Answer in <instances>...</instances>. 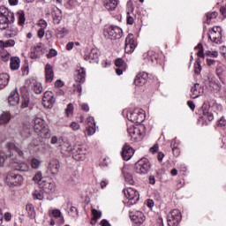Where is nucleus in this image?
I'll list each match as a JSON object with an SVG mask.
<instances>
[{
  "instance_id": "1",
  "label": "nucleus",
  "mask_w": 226,
  "mask_h": 226,
  "mask_svg": "<svg viewBox=\"0 0 226 226\" xmlns=\"http://www.w3.org/2000/svg\"><path fill=\"white\" fill-rule=\"evenodd\" d=\"M34 130L37 135L42 139H50V129L45 124V121L41 118H35L34 120Z\"/></svg>"
},
{
  "instance_id": "2",
  "label": "nucleus",
  "mask_w": 226,
  "mask_h": 226,
  "mask_svg": "<svg viewBox=\"0 0 226 226\" xmlns=\"http://www.w3.org/2000/svg\"><path fill=\"white\" fill-rule=\"evenodd\" d=\"M134 169L137 174H147L151 170V162L147 158H141L135 163Z\"/></svg>"
},
{
  "instance_id": "3",
  "label": "nucleus",
  "mask_w": 226,
  "mask_h": 226,
  "mask_svg": "<svg viewBox=\"0 0 226 226\" xmlns=\"http://www.w3.org/2000/svg\"><path fill=\"white\" fill-rule=\"evenodd\" d=\"M6 183L9 186H20L24 183V177L19 173L10 172L6 177Z\"/></svg>"
},
{
  "instance_id": "4",
  "label": "nucleus",
  "mask_w": 226,
  "mask_h": 226,
  "mask_svg": "<svg viewBox=\"0 0 226 226\" xmlns=\"http://www.w3.org/2000/svg\"><path fill=\"white\" fill-rule=\"evenodd\" d=\"M182 216L179 209H173L167 216V222L169 226H177L181 222Z\"/></svg>"
},
{
  "instance_id": "5",
  "label": "nucleus",
  "mask_w": 226,
  "mask_h": 226,
  "mask_svg": "<svg viewBox=\"0 0 226 226\" xmlns=\"http://www.w3.org/2000/svg\"><path fill=\"white\" fill-rule=\"evenodd\" d=\"M72 158L77 162H84L86 155L87 154V149L84 147L75 146L72 148Z\"/></svg>"
},
{
  "instance_id": "6",
  "label": "nucleus",
  "mask_w": 226,
  "mask_h": 226,
  "mask_svg": "<svg viewBox=\"0 0 226 226\" xmlns=\"http://www.w3.org/2000/svg\"><path fill=\"white\" fill-rule=\"evenodd\" d=\"M105 33L108 34L109 40H119L123 36V29L116 26L108 27Z\"/></svg>"
},
{
  "instance_id": "7",
  "label": "nucleus",
  "mask_w": 226,
  "mask_h": 226,
  "mask_svg": "<svg viewBox=\"0 0 226 226\" xmlns=\"http://www.w3.org/2000/svg\"><path fill=\"white\" fill-rule=\"evenodd\" d=\"M55 103L56 97H54V94L51 91L45 92L42 97V105L46 107V109H52Z\"/></svg>"
},
{
  "instance_id": "8",
  "label": "nucleus",
  "mask_w": 226,
  "mask_h": 226,
  "mask_svg": "<svg viewBox=\"0 0 226 226\" xmlns=\"http://www.w3.org/2000/svg\"><path fill=\"white\" fill-rule=\"evenodd\" d=\"M137 44H135V39L133 34H129L125 39V48L124 50L126 54H132L135 50Z\"/></svg>"
},
{
  "instance_id": "9",
  "label": "nucleus",
  "mask_w": 226,
  "mask_h": 226,
  "mask_svg": "<svg viewBox=\"0 0 226 226\" xmlns=\"http://www.w3.org/2000/svg\"><path fill=\"white\" fill-rule=\"evenodd\" d=\"M134 154L135 150L133 149V147L125 143L121 152L123 160H124L125 162H128V160H132V157L133 156Z\"/></svg>"
},
{
  "instance_id": "10",
  "label": "nucleus",
  "mask_w": 226,
  "mask_h": 226,
  "mask_svg": "<svg viewBox=\"0 0 226 226\" xmlns=\"http://www.w3.org/2000/svg\"><path fill=\"white\" fill-rule=\"evenodd\" d=\"M125 197L129 199V201L127 202L128 206H133V204H137V200H139V198L136 199L137 195H139V192L132 188H128L127 190L124 191Z\"/></svg>"
},
{
  "instance_id": "11",
  "label": "nucleus",
  "mask_w": 226,
  "mask_h": 226,
  "mask_svg": "<svg viewBox=\"0 0 226 226\" xmlns=\"http://www.w3.org/2000/svg\"><path fill=\"white\" fill-rule=\"evenodd\" d=\"M60 169H61V163L59 162V160L53 159L49 162L48 166V170L53 176H57L59 174Z\"/></svg>"
},
{
  "instance_id": "12",
  "label": "nucleus",
  "mask_w": 226,
  "mask_h": 226,
  "mask_svg": "<svg viewBox=\"0 0 226 226\" xmlns=\"http://www.w3.org/2000/svg\"><path fill=\"white\" fill-rule=\"evenodd\" d=\"M20 102V95L19 94V90L15 88L13 91L11 92L10 95L8 96V103L12 107L15 105H19Z\"/></svg>"
},
{
  "instance_id": "13",
  "label": "nucleus",
  "mask_w": 226,
  "mask_h": 226,
  "mask_svg": "<svg viewBox=\"0 0 226 226\" xmlns=\"http://www.w3.org/2000/svg\"><path fill=\"white\" fill-rule=\"evenodd\" d=\"M11 166L14 170H18L19 172H27L29 170V166L26 162H19L17 160H13L11 162Z\"/></svg>"
},
{
  "instance_id": "14",
  "label": "nucleus",
  "mask_w": 226,
  "mask_h": 226,
  "mask_svg": "<svg viewBox=\"0 0 226 226\" xmlns=\"http://www.w3.org/2000/svg\"><path fill=\"white\" fill-rule=\"evenodd\" d=\"M15 22V16L14 19L11 21V18L10 16H3L0 15V29L1 31H5L10 27V24H13Z\"/></svg>"
},
{
  "instance_id": "15",
  "label": "nucleus",
  "mask_w": 226,
  "mask_h": 226,
  "mask_svg": "<svg viewBox=\"0 0 226 226\" xmlns=\"http://www.w3.org/2000/svg\"><path fill=\"white\" fill-rule=\"evenodd\" d=\"M29 56L32 59H40V57L43 56V48L41 47V43H39L37 46L34 47Z\"/></svg>"
},
{
  "instance_id": "16",
  "label": "nucleus",
  "mask_w": 226,
  "mask_h": 226,
  "mask_svg": "<svg viewBox=\"0 0 226 226\" xmlns=\"http://www.w3.org/2000/svg\"><path fill=\"white\" fill-rule=\"evenodd\" d=\"M115 65L117 75H123V72L126 71V63H124V60H123V58H117L115 61Z\"/></svg>"
},
{
  "instance_id": "17",
  "label": "nucleus",
  "mask_w": 226,
  "mask_h": 226,
  "mask_svg": "<svg viewBox=\"0 0 226 226\" xmlns=\"http://www.w3.org/2000/svg\"><path fill=\"white\" fill-rule=\"evenodd\" d=\"M191 91L192 93V98H199V96H202L204 94V87L199 83H195Z\"/></svg>"
},
{
  "instance_id": "18",
  "label": "nucleus",
  "mask_w": 226,
  "mask_h": 226,
  "mask_svg": "<svg viewBox=\"0 0 226 226\" xmlns=\"http://www.w3.org/2000/svg\"><path fill=\"white\" fill-rule=\"evenodd\" d=\"M146 115L143 112H133L127 115L129 121H132V123H142Z\"/></svg>"
},
{
  "instance_id": "19",
  "label": "nucleus",
  "mask_w": 226,
  "mask_h": 226,
  "mask_svg": "<svg viewBox=\"0 0 226 226\" xmlns=\"http://www.w3.org/2000/svg\"><path fill=\"white\" fill-rule=\"evenodd\" d=\"M74 79L76 82H79V84H84V82H86V69H84V67L76 70Z\"/></svg>"
},
{
  "instance_id": "20",
  "label": "nucleus",
  "mask_w": 226,
  "mask_h": 226,
  "mask_svg": "<svg viewBox=\"0 0 226 226\" xmlns=\"http://www.w3.org/2000/svg\"><path fill=\"white\" fill-rule=\"evenodd\" d=\"M46 193H50V192H54L56 190V184L52 182V180H45L41 185H40Z\"/></svg>"
},
{
  "instance_id": "21",
  "label": "nucleus",
  "mask_w": 226,
  "mask_h": 226,
  "mask_svg": "<svg viewBox=\"0 0 226 226\" xmlns=\"http://www.w3.org/2000/svg\"><path fill=\"white\" fill-rule=\"evenodd\" d=\"M147 82V73H139L134 79V84L135 86H138L140 87L141 86H144Z\"/></svg>"
},
{
  "instance_id": "22",
  "label": "nucleus",
  "mask_w": 226,
  "mask_h": 226,
  "mask_svg": "<svg viewBox=\"0 0 226 226\" xmlns=\"http://www.w3.org/2000/svg\"><path fill=\"white\" fill-rule=\"evenodd\" d=\"M45 79L46 82H52L54 80V68L50 64H47L45 66Z\"/></svg>"
},
{
  "instance_id": "23",
  "label": "nucleus",
  "mask_w": 226,
  "mask_h": 226,
  "mask_svg": "<svg viewBox=\"0 0 226 226\" xmlns=\"http://www.w3.org/2000/svg\"><path fill=\"white\" fill-rule=\"evenodd\" d=\"M211 109V104H209V102H206L202 105V111L203 116H206L208 121H213L215 119V117L213 116V113L209 112V109Z\"/></svg>"
},
{
  "instance_id": "24",
  "label": "nucleus",
  "mask_w": 226,
  "mask_h": 226,
  "mask_svg": "<svg viewBox=\"0 0 226 226\" xmlns=\"http://www.w3.org/2000/svg\"><path fill=\"white\" fill-rule=\"evenodd\" d=\"M102 4L108 11H114L117 8V0H102Z\"/></svg>"
},
{
  "instance_id": "25",
  "label": "nucleus",
  "mask_w": 226,
  "mask_h": 226,
  "mask_svg": "<svg viewBox=\"0 0 226 226\" xmlns=\"http://www.w3.org/2000/svg\"><path fill=\"white\" fill-rule=\"evenodd\" d=\"M98 57H100V50L97 49H92L89 55L85 57V59L87 61V59H90L94 63H98Z\"/></svg>"
},
{
  "instance_id": "26",
  "label": "nucleus",
  "mask_w": 226,
  "mask_h": 226,
  "mask_svg": "<svg viewBox=\"0 0 226 226\" xmlns=\"http://www.w3.org/2000/svg\"><path fill=\"white\" fill-rule=\"evenodd\" d=\"M123 174L125 183L128 185H134L135 181L133 180V175L126 168L123 169Z\"/></svg>"
},
{
  "instance_id": "27",
  "label": "nucleus",
  "mask_w": 226,
  "mask_h": 226,
  "mask_svg": "<svg viewBox=\"0 0 226 226\" xmlns=\"http://www.w3.org/2000/svg\"><path fill=\"white\" fill-rule=\"evenodd\" d=\"M10 67L12 71L19 70L20 68V58L19 56H11Z\"/></svg>"
},
{
  "instance_id": "28",
  "label": "nucleus",
  "mask_w": 226,
  "mask_h": 226,
  "mask_svg": "<svg viewBox=\"0 0 226 226\" xmlns=\"http://www.w3.org/2000/svg\"><path fill=\"white\" fill-rule=\"evenodd\" d=\"M132 220H133V222H136V223L142 224L144 223V220H146V217L144 216V214L142 212H136V214L132 216Z\"/></svg>"
},
{
  "instance_id": "29",
  "label": "nucleus",
  "mask_w": 226,
  "mask_h": 226,
  "mask_svg": "<svg viewBox=\"0 0 226 226\" xmlns=\"http://www.w3.org/2000/svg\"><path fill=\"white\" fill-rule=\"evenodd\" d=\"M8 80H10V75L7 73L0 74V89H3L8 86Z\"/></svg>"
},
{
  "instance_id": "30",
  "label": "nucleus",
  "mask_w": 226,
  "mask_h": 226,
  "mask_svg": "<svg viewBox=\"0 0 226 226\" xmlns=\"http://www.w3.org/2000/svg\"><path fill=\"white\" fill-rule=\"evenodd\" d=\"M61 151L62 153H66L67 154H72L73 147H72L70 142H64L61 145Z\"/></svg>"
},
{
  "instance_id": "31",
  "label": "nucleus",
  "mask_w": 226,
  "mask_h": 226,
  "mask_svg": "<svg viewBox=\"0 0 226 226\" xmlns=\"http://www.w3.org/2000/svg\"><path fill=\"white\" fill-rule=\"evenodd\" d=\"M62 11L59 8H56V11H54L52 12V19L55 22V24H60L61 23V15H62Z\"/></svg>"
},
{
  "instance_id": "32",
  "label": "nucleus",
  "mask_w": 226,
  "mask_h": 226,
  "mask_svg": "<svg viewBox=\"0 0 226 226\" xmlns=\"http://www.w3.org/2000/svg\"><path fill=\"white\" fill-rule=\"evenodd\" d=\"M8 47H15V40L0 41V49H8Z\"/></svg>"
},
{
  "instance_id": "33",
  "label": "nucleus",
  "mask_w": 226,
  "mask_h": 226,
  "mask_svg": "<svg viewBox=\"0 0 226 226\" xmlns=\"http://www.w3.org/2000/svg\"><path fill=\"white\" fill-rule=\"evenodd\" d=\"M29 103H31V97L29 94H25L22 95V102H21V109H27L29 107Z\"/></svg>"
},
{
  "instance_id": "34",
  "label": "nucleus",
  "mask_w": 226,
  "mask_h": 226,
  "mask_svg": "<svg viewBox=\"0 0 226 226\" xmlns=\"http://www.w3.org/2000/svg\"><path fill=\"white\" fill-rule=\"evenodd\" d=\"M0 15H2L3 17H10L11 18V21H12L14 19V16L15 14L13 12H11L10 11H8V9L4 8V7H0Z\"/></svg>"
},
{
  "instance_id": "35",
  "label": "nucleus",
  "mask_w": 226,
  "mask_h": 226,
  "mask_svg": "<svg viewBox=\"0 0 226 226\" xmlns=\"http://www.w3.org/2000/svg\"><path fill=\"white\" fill-rule=\"evenodd\" d=\"M10 119H11V116L8 112H4L0 116V124H6V123H10Z\"/></svg>"
},
{
  "instance_id": "36",
  "label": "nucleus",
  "mask_w": 226,
  "mask_h": 226,
  "mask_svg": "<svg viewBox=\"0 0 226 226\" xmlns=\"http://www.w3.org/2000/svg\"><path fill=\"white\" fill-rule=\"evenodd\" d=\"M17 15L19 19V26H24V24H26V13L24 12V11H19L17 12Z\"/></svg>"
},
{
  "instance_id": "37",
  "label": "nucleus",
  "mask_w": 226,
  "mask_h": 226,
  "mask_svg": "<svg viewBox=\"0 0 226 226\" xmlns=\"http://www.w3.org/2000/svg\"><path fill=\"white\" fill-rule=\"evenodd\" d=\"M33 89L36 94H41L43 92V87H41V83L40 82H33Z\"/></svg>"
},
{
  "instance_id": "38",
  "label": "nucleus",
  "mask_w": 226,
  "mask_h": 226,
  "mask_svg": "<svg viewBox=\"0 0 226 226\" xmlns=\"http://www.w3.org/2000/svg\"><path fill=\"white\" fill-rule=\"evenodd\" d=\"M26 209L29 218L33 219L36 216V212H34V207L31 204L26 205Z\"/></svg>"
},
{
  "instance_id": "39",
  "label": "nucleus",
  "mask_w": 226,
  "mask_h": 226,
  "mask_svg": "<svg viewBox=\"0 0 226 226\" xmlns=\"http://www.w3.org/2000/svg\"><path fill=\"white\" fill-rule=\"evenodd\" d=\"M0 57H1L2 61L6 63V62L10 61V53L7 50H5L4 49H1Z\"/></svg>"
},
{
  "instance_id": "40",
  "label": "nucleus",
  "mask_w": 226,
  "mask_h": 226,
  "mask_svg": "<svg viewBox=\"0 0 226 226\" xmlns=\"http://www.w3.org/2000/svg\"><path fill=\"white\" fill-rule=\"evenodd\" d=\"M20 136L24 139H29V137H31V130L29 128H27V127H23L20 130Z\"/></svg>"
},
{
  "instance_id": "41",
  "label": "nucleus",
  "mask_w": 226,
  "mask_h": 226,
  "mask_svg": "<svg viewBox=\"0 0 226 226\" xmlns=\"http://www.w3.org/2000/svg\"><path fill=\"white\" fill-rule=\"evenodd\" d=\"M200 58L196 59V63L194 64V73L196 75H200V72H202V65H200Z\"/></svg>"
},
{
  "instance_id": "42",
  "label": "nucleus",
  "mask_w": 226,
  "mask_h": 226,
  "mask_svg": "<svg viewBox=\"0 0 226 226\" xmlns=\"http://www.w3.org/2000/svg\"><path fill=\"white\" fill-rule=\"evenodd\" d=\"M128 133L131 137H135V135H141L140 130L135 127H130L128 128Z\"/></svg>"
},
{
  "instance_id": "43",
  "label": "nucleus",
  "mask_w": 226,
  "mask_h": 226,
  "mask_svg": "<svg viewBox=\"0 0 226 226\" xmlns=\"http://www.w3.org/2000/svg\"><path fill=\"white\" fill-rule=\"evenodd\" d=\"M34 181H37L39 186L43 183L47 178L41 177V172L38 171L35 176L34 177Z\"/></svg>"
},
{
  "instance_id": "44",
  "label": "nucleus",
  "mask_w": 226,
  "mask_h": 226,
  "mask_svg": "<svg viewBox=\"0 0 226 226\" xmlns=\"http://www.w3.org/2000/svg\"><path fill=\"white\" fill-rule=\"evenodd\" d=\"M92 222H96V220H99V218H102V211L96 210V209H92Z\"/></svg>"
},
{
  "instance_id": "45",
  "label": "nucleus",
  "mask_w": 226,
  "mask_h": 226,
  "mask_svg": "<svg viewBox=\"0 0 226 226\" xmlns=\"http://www.w3.org/2000/svg\"><path fill=\"white\" fill-rule=\"evenodd\" d=\"M32 169H40V166L41 165V161L33 158L31 161Z\"/></svg>"
},
{
  "instance_id": "46",
  "label": "nucleus",
  "mask_w": 226,
  "mask_h": 226,
  "mask_svg": "<svg viewBox=\"0 0 226 226\" xmlns=\"http://www.w3.org/2000/svg\"><path fill=\"white\" fill-rule=\"evenodd\" d=\"M8 158V155L3 152V151H0V167H4V162H6Z\"/></svg>"
},
{
  "instance_id": "47",
  "label": "nucleus",
  "mask_w": 226,
  "mask_h": 226,
  "mask_svg": "<svg viewBox=\"0 0 226 226\" xmlns=\"http://www.w3.org/2000/svg\"><path fill=\"white\" fill-rule=\"evenodd\" d=\"M216 17H218V12H216V11L207 13V23L209 24L211 22V20H213V19H216Z\"/></svg>"
},
{
  "instance_id": "48",
  "label": "nucleus",
  "mask_w": 226,
  "mask_h": 226,
  "mask_svg": "<svg viewBox=\"0 0 226 226\" xmlns=\"http://www.w3.org/2000/svg\"><path fill=\"white\" fill-rule=\"evenodd\" d=\"M51 215L54 216V218H62L63 222H64V219H63V215L61 214V210L54 209L52 210Z\"/></svg>"
},
{
  "instance_id": "49",
  "label": "nucleus",
  "mask_w": 226,
  "mask_h": 226,
  "mask_svg": "<svg viewBox=\"0 0 226 226\" xmlns=\"http://www.w3.org/2000/svg\"><path fill=\"white\" fill-rule=\"evenodd\" d=\"M11 34H9V38H13V36H17L19 33V29L13 26H10Z\"/></svg>"
},
{
  "instance_id": "50",
  "label": "nucleus",
  "mask_w": 226,
  "mask_h": 226,
  "mask_svg": "<svg viewBox=\"0 0 226 226\" xmlns=\"http://www.w3.org/2000/svg\"><path fill=\"white\" fill-rule=\"evenodd\" d=\"M96 132V129L94 127H93V125H89L87 127V130H86V134L87 135H94Z\"/></svg>"
},
{
  "instance_id": "51",
  "label": "nucleus",
  "mask_w": 226,
  "mask_h": 226,
  "mask_svg": "<svg viewBox=\"0 0 226 226\" xmlns=\"http://www.w3.org/2000/svg\"><path fill=\"white\" fill-rule=\"evenodd\" d=\"M34 199L36 200H43L44 199L43 193L36 191L35 192H34Z\"/></svg>"
},
{
  "instance_id": "52",
  "label": "nucleus",
  "mask_w": 226,
  "mask_h": 226,
  "mask_svg": "<svg viewBox=\"0 0 226 226\" xmlns=\"http://www.w3.org/2000/svg\"><path fill=\"white\" fill-rule=\"evenodd\" d=\"M57 56V51L54 49H49V54H47L48 59H52V57H56Z\"/></svg>"
},
{
  "instance_id": "53",
  "label": "nucleus",
  "mask_w": 226,
  "mask_h": 226,
  "mask_svg": "<svg viewBox=\"0 0 226 226\" xmlns=\"http://www.w3.org/2000/svg\"><path fill=\"white\" fill-rule=\"evenodd\" d=\"M24 222V219L22 217H15L14 220V226H22V222Z\"/></svg>"
},
{
  "instance_id": "54",
  "label": "nucleus",
  "mask_w": 226,
  "mask_h": 226,
  "mask_svg": "<svg viewBox=\"0 0 226 226\" xmlns=\"http://www.w3.org/2000/svg\"><path fill=\"white\" fill-rule=\"evenodd\" d=\"M65 112H66L67 116H70V114H73V104L72 103H69L67 105Z\"/></svg>"
},
{
  "instance_id": "55",
  "label": "nucleus",
  "mask_w": 226,
  "mask_h": 226,
  "mask_svg": "<svg viewBox=\"0 0 226 226\" xmlns=\"http://www.w3.org/2000/svg\"><path fill=\"white\" fill-rule=\"evenodd\" d=\"M206 56H208V57H217L218 56V51H206Z\"/></svg>"
},
{
  "instance_id": "56",
  "label": "nucleus",
  "mask_w": 226,
  "mask_h": 226,
  "mask_svg": "<svg viewBox=\"0 0 226 226\" xmlns=\"http://www.w3.org/2000/svg\"><path fill=\"white\" fill-rule=\"evenodd\" d=\"M38 26L41 29H47V21L45 19H40Z\"/></svg>"
},
{
  "instance_id": "57",
  "label": "nucleus",
  "mask_w": 226,
  "mask_h": 226,
  "mask_svg": "<svg viewBox=\"0 0 226 226\" xmlns=\"http://www.w3.org/2000/svg\"><path fill=\"white\" fill-rule=\"evenodd\" d=\"M58 34H60L61 38H64V34H68V29L66 27H63L58 30Z\"/></svg>"
},
{
  "instance_id": "58",
  "label": "nucleus",
  "mask_w": 226,
  "mask_h": 226,
  "mask_svg": "<svg viewBox=\"0 0 226 226\" xmlns=\"http://www.w3.org/2000/svg\"><path fill=\"white\" fill-rule=\"evenodd\" d=\"M217 126H219L220 128H223V126H226V120L223 118L218 120Z\"/></svg>"
},
{
  "instance_id": "59",
  "label": "nucleus",
  "mask_w": 226,
  "mask_h": 226,
  "mask_svg": "<svg viewBox=\"0 0 226 226\" xmlns=\"http://www.w3.org/2000/svg\"><path fill=\"white\" fill-rule=\"evenodd\" d=\"M133 17L130 16V12H127V24H129V26H133Z\"/></svg>"
},
{
  "instance_id": "60",
  "label": "nucleus",
  "mask_w": 226,
  "mask_h": 226,
  "mask_svg": "<svg viewBox=\"0 0 226 226\" xmlns=\"http://www.w3.org/2000/svg\"><path fill=\"white\" fill-rule=\"evenodd\" d=\"M215 73H216L217 77L222 76V73H223V68L221 65L217 66V68L215 70Z\"/></svg>"
},
{
  "instance_id": "61",
  "label": "nucleus",
  "mask_w": 226,
  "mask_h": 226,
  "mask_svg": "<svg viewBox=\"0 0 226 226\" xmlns=\"http://www.w3.org/2000/svg\"><path fill=\"white\" fill-rule=\"evenodd\" d=\"M38 38H43L45 36V29L40 28L37 32Z\"/></svg>"
},
{
  "instance_id": "62",
  "label": "nucleus",
  "mask_w": 226,
  "mask_h": 226,
  "mask_svg": "<svg viewBox=\"0 0 226 226\" xmlns=\"http://www.w3.org/2000/svg\"><path fill=\"white\" fill-rule=\"evenodd\" d=\"M70 126H71V128H72L74 131H75V130H80V124H79L76 123V122H72Z\"/></svg>"
},
{
  "instance_id": "63",
  "label": "nucleus",
  "mask_w": 226,
  "mask_h": 226,
  "mask_svg": "<svg viewBox=\"0 0 226 226\" xmlns=\"http://www.w3.org/2000/svg\"><path fill=\"white\" fill-rule=\"evenodd\" d=\"M63 86H64V83L61 79H58L55 82L56 87H63Z\"/></svg>"
},
{
  "instance_id": "64",
  "label": "nucleus",
  "mask_w": 226,
  "mask_h": 226,
  "mask_svg": "<svg viewBox=\"0 0 226 226\" xmlns=\"http://www.w3.org/2000/svg\"><path fill=\"white\" fill-rule=\"evenodd\" d=\"M101 225L102 226H110V224L109 223V221H107V219H103L101 221Z\"/></svg>"
}]
</instances>
